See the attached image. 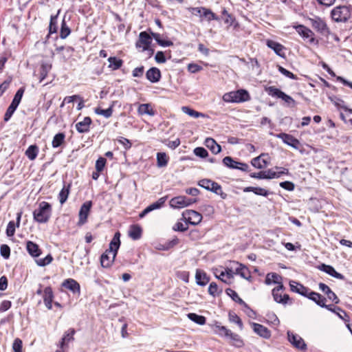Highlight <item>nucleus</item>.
Masks as SVG:
<instances>
[{
	"instance_id": "1",
	"label": "nucleus",
	"mask_w": 352,
	"mask_h": 352,
	"mask_svg": "<svg viewBox=\"0 0 352 352\" xmlns=\"http://www.w3.org/2000/svg\"><path fill=\"white\" fill-rule=\"evenodd\" d=\"M120 233L116 232L109 243V248L101 255L100 263L102 267L108 268L113 264L120 246Z\"/></svg>"
},
{
	"instance_id": "2",
	"label": "nucleus",
	"mask_w": 352,
	"mask_h": 352,
	"mask_svg": "<svg viewBox=\"0 0 352 352\" xmlns=\"http://www.w3.org/2000/svg\"><path fill=\"white\" fill-rule=\"evenodd\" d=\"M52 215V206L46 201L39 204L38 208L33 212L34 220L39 223H47Z\"/></svg>"
},
{
	"instance_id": "3",
	"label": "nucleus",
	"mask_w": 352,
	"mask_h": 352,
	"mask_svg": "<svg viewBox=\"0 0 352 352\" xmlns=\"http://www.w3.org/2000/svg\"><path fill=\"white\" fill-rule=\"evenodd\" d=\"M223 100L226 102L241 103L250 100V96L248 91L241 89L224 94Z\"/></svg>"
},
{
	"instance_id": "4",
	"label": "nucleus",
	"mask_w": 352,
	"mask_h": 352,
	"mask_svg": "<svg viewBox=\"0 0 352 352\" xmlns=\"http://www.w3.org/2000/svg\"><path fill=\"white\" fill-rule=\"evenodd\" d=\"M351 6H338L335 7L331 12V16L336 22H345L351 16Z\"/></svg>"
},
{
	"instance_id": "5",
	"label": "nucleus",
	"mask_w": 352,
	"mask_h": 352,
	"mask_svg": "<svg viewBox=\"0 0 352 352\" xmlns=\"http://www.w3.org/2000/svg\"><path fill=\"white\" fill-rule=\"evenodd\" d=\"M265 90L269 96L284 100L289 107H294L296 105V102L293 98L274 86L266 87Z\"/></svg>"
},
{
	"instance_id": "6",
	"label": "nucleus",
	"mask_w": 352,
	"mask_h": 352,
	"mask_svg": "<svg viewBox=\"0 0 352 352\" xmlns=\"http://www.w3.org/2000/svg\"><path fill=\"white\" fill-rule=\"evenodd\" d=\"M293 28L302 39L307 41L309 44L318 43V41L314 37V33L309 28L303 25H294Z\"/></svg>"
},
{
	"instance_id": "7",
	"label": "nucleus",
	"mask_w": 352,
	"mask_h": 352,
	"mask_svg": "<svg viewBox=\"0 0 352 352\" xmlns=\"http://www.w3.org/2000/svg\"><path fill=\"white\" fill-rule=\"evenodd\" d=\"M285 289V287L283 285H278L277 287H274L272 291V294L273 296V298L274 301L277 303L282 304V305H287L291 302L290 297L288 294H283L282 295L281 292H283Z\"/></svg>"
},
{
	"instance_id": "8",
	"label": "nucleus",
	"mask_w": 352,
	"mask_h": 352,
	"mask_svg": "<svg viewBox=\"0 0 352 352\" xmlns=\"http://www.w3.org/2000/svg\"><path fill=\"white\" fill-rule=\"evenodd\" d=\"M182 217L186 222L193 226L199 224L202 219L201 214L193 210H186L184 211Z\"/></svg>"
},
{
	"instance_id": "9",
	"label": "nucleus",
	"mask_w": 352,
	"mask_h": 352,
	"mask_svg": "<svg viewBox=\"0 0 352 352\" xmlns=\"http://www.w3.org/2000/svg\"><path fill=\"white\" fill-rule=\"evenodd\" d=\"M310 24L312 28L322 35H327L329 33V28L326 23L320 17L315 16L314 18L309 19Z\"/></svg>"
},
{
	"instance_id": "10",
	"label": "nucleus",
	"mask_w": 352,
	"mask_h": 352,
	"mask_svg": "<svg viewBox=\"0 0 352 352\" xmlns=\"http://www.w3.org/2000/svg\"><path fill=\"white\" fill-rule=\"evenodd\" d=\"M287 338L289 342L296 349L305 351L307 349V344L304 340L298 334L293 332L287 331Z\"/></svg>"
},
{
	"instance_id": "11",
	"label": "nucleus",
	"mask_w": 352,
	"mask_h": 352,
	"mask_svg": "<svg viewBox=\"0 0 352 352\" xmlns=\"http://www.w3.org/2000/svg\"><path fill=\"white\" fill-rule=\"evenodd\" d=\"M151 43V36L146 32H141L139 35V40L136 43V47H140L141 44L142 46V51L150 50L151 54L153 53V50L150 49V45Z\"/></svg>"
},
{
	"instance_id": "12",
	"label": "nucleus",
	"mask_w": 352,
	"mask_h": 352,
	"mask_svg": "<svg viewBox=\"0 0 352 352\" xmlns=\"http://www.w3.org/2000/svg\"><path fill=\"white\" fill-rule=\"evenodd\" d=\"M270 135H274L277 138L281 139L285 144L292 146L294 148H298L300 142L292 135L285 133H280L278 134H274L273 133H270Z\"/></svg>"
},
{
	"instance_id": "13",
	"label": "nucleus",
	"mask_w": 352,
	"mask_h": 352,
	"mask_svg": "<svg viewBox=\"0 0 352 352\" xmlns=\"http://www.w3.org/2000/svg\"><path fill=\"white\" fill-rule=\"evenodd\" d=\"M92 206L91 201H85L81 206L79 210V220L78 222V226L84 225L87 221L89 213Z\"/></svg>"
},
{
	"instance_id": "14",
	"label": "nucleus",
	"mask_w": 352,
	"mask_h": 352,
	"mask_svg": "<svg viewBox=\"0 0 352 352\" xmlns=\"http://www.w3.org/2000/svg\"><path fill=\"white\" fill-rule=\"evenodd\" d=\"M266 45L269 48L272 49L276 55L281 58H285V53L284 52L285 47L282 44L272 40H267Z\"/></svg>"
},
{
	"instance_id": "15",
	"label": "nucleus",
	"mask_w": 352,
	"mask_h": 352,
	"mask_svg": "<svg viewBox=\"0 0 352 352\" xmlns=\"http://www.w3.org/2000/svg\"><path fill=\"white\" fill-rule=\"evenodd\" d=\"M251 325L254 332L259 336L265 339L271 337V331L266 327L256 322H252Z\"/></svg>"
},
{
	"instance_id": "16",
	"label": "nucleus",
	"mask_w": 352,
	"mask_h": 352,
	"mask_svg": "<svg viewBox=\"0 0 352 352\" xmlns=\"http://www.w3.org/2000/svg\"><path fill=\"white\" fill-rule=\"evenodd\" d=\"M233 265H235V274L239 275L243 278L250 280L251 278L249 269L244 265L239 262L233 261Z\"/></svg>"
},
{
	"instance_id": "17",
	"label": "nucleus",
	"mask_w": 352,
	"mask_h": 352,
	"mask_svg": "<svg viewBox=\"0 0 352 352\" xmlns=\"http://www.w3.org/2000/svg\"><path fill=\"white\" fill-rule=\"evenodd\" d=\"M318 268L327 273V274L331 276L333 278H336L337 279H339V280H344V276L342 275V274L336 271V270L334 269L333 267H332L331 265H326V264H321L320 265Z\"/></svg>"
},
{
	"instance_id": "18",
	"label": "nucleus",
	"mask_w": 352,
	"mask_h": 352,
	"mask_svg": "<svg viewBox=\"0 0 352 352\" xmlns=\"http://www.w3.org/2000/svg\"><path fill=\"white\" fill-rule=\"evenodd\" d=\"M62 286L70 290L74 294H77L79 295L80 293V286L74 279L68 278L65 280L62 283Z\"/></svg>"
},
{
	"instance_id": "19",
	"label": "nucleus",
	"mask_w": 352,
	"mask_h": 352,
	"mask_svg": "<svg viewBox=\"0 0 352 352\" xmlns=\"http://www.w3.org/2000/svg\"><path fill=\"white\" fill-rule=\"evenodd\" d=\"M308 298L309 300H311L314 302H316L318 306L321 307H327V305L325 304L326 298L322 296L319 293L311 291L308 292V294L305 296Z\"/></svg>"
},
{
	"instance_id": "20",
	"label": "nucleus",
	"mask_w": 352,
	"mask_h": 352,
	"mask_svg": "<svg viewBox=\"0 0 352 352\" xmlns=\"http://www.w3.org/2000/svg\"><path fill=\"white\" fill-rule=\"evenodd\" d=\"M289 287L292 292L297 293L305 297L308 294V292L309 291V288L295 280L289 281Z\"/></svg>"
},
{
	"instance_id": "21",
	"label": "nucleus",
	"mask_w": 352,
	"mask_h": 352,
	"mask_svg": "<svg viewBox=\"0 0 352 352\" xmlns=\"http://www.w3.org/2000/svg\"><path fill=\"white\" fill-rule=\"evenodd\" d=\"M92 121L89 117H85L82 121L76 124V129L80 133H85L89 131L90 125Z\"/></svg>"
},
{
	"instance_id": "22",
	"label": "nucleus",
	"mask_w": 352,
	"mask_h": 352,
	"mask_svg": "<svg viewBox=\"0 0 352 352\" xmlns=\"http://www.w3.org/2000/svg\"><path fill=\"white\" fill-rule=\"evenodd\" d=\"M226 293L228 296H229L232 300H234L235 302H237L238 304L243 306L244 308L246 309H250L252 312H253V310L248 306V305L243 301L238 295V294L233 289L230 288H228L226 289Z\"/></svg>"
},
{
	"instance_id": "23",
	"label": "nucleus",
	"mask_w": 352,
	"mask_h": 352,
	"mask_svg": "<svg viewBox=\"0 0 352 352\" xmlns=\"http://www.w3.org/2000/svg\"><path fill=\"white\" fill-rule=\"evenodd\" d=\"M22 212H19L16 214V223L11 221L8 223L7 228H6V234L8 236H14L15 233V228L19 227L21 219Z\"/></svg>"
},
{
	"instance_id": "24",
	"label": "nucleus",
	"mask_w": 352,
	"mask_h": 352,
	"mask_svg": "<svg viewBox=\"0 0 352 352\" xmlns=\"http://www.w3.org/2000/svg\"><path fill=\"white\" fill-rule=\"evenodd\" d=\"M161 76L160 70L157 67H151L146 73V79L153 83L159 82Z\"/></svg>"
},
{
	"instance_id": "25",
	"label": "nucleus",
	"mask_w": 352,
	"mask_h": 352,
	"mask_svg": "<svg viewBox=\"0 0 352 352\" xmlns=\"http://www.w3.org/2000/svg\"><path fill=\"white\" fill-rule=\"evenodd\" d=\"M196 283L199 286L206 285L209 281L210 278L207 274L202 270L197 269L195 274Z\"/></svg>"
},
{
	"instance_id": "26",
	"label": "nucleus",
	"mask_w": 352,
	"mask_h": 352,
	"mask_svg": "<svg viewBox=\"0 0 352 352\" xmlns=\"http://www.w3.org/2000/svg\"><path fill=\"white\" fill-rule=\"evenodd\" d=\"M185 196H177L172 198L169 201V205L172 208L181 209L186 207L185 202Z\"/></svg>"
},
{
	"instance_id": "27",
	"label": "nucleus",
	"mask_w": 352,
	"mask_h": 352,
	"mask_svg": "<svg viewBox=\"0 0 352 352\" xmlns=\"http://www.w3.org/2000/svg\"><path fill=\"white\" fill-rule=\"evenodd\" d=\"M26 250L30 255H31L32 257H38L41 254V250L39 248V246L31 241H28L26 243Z\"/></svg>"
},
{
	"instance_id": "28",
	"label": "nucleus",
	"mask_w": 352,
	"mask_h": 352,
	"mask_svg": "<svg viewBox=\"0 0 352 352\" xmlns=\"http://www.w3.org/2000/svg\"><path fill=\"white\" fill-rule=\"evenodd\" d=\"M75 333L76 331L74 330V329L72 328L69 329L68 331L65 332L59 343V347L61 349H64V347L67 344L68 342H69L72 340H74V336Z\"/></svg>"
},
{
	"instance_id": "29",
	"label": "nucleus",
	"mask_w": 352,
	"mask_h": 352,
	"mask_svg": "<svg viewBox=\"0 0 352 352\" xmlns=\"http://www.w3.org/2000/svg\"><path fill=\"white\" fill-rule=\"evenodd\" d=\"M283 277L276 273H268L266 276L265 283L266 285L278 284V285L283 284Z\"/></svg>"
},
{
	"instance_id": "30",
	"label": "nucleus",
	"mask_w": 352,
	"mask_h": 352,
	"mask_svg": "<svg viewBox=\"0 0 352 352\" xmlns=\"http://www.w3.org/2000/svg\"><path fill=\"white\" fill-rule=\"evenodd\" d=\"M142 234V229L140 226L138 224L131 225L129 230V236L133 240H138L141 238Z\"/></svg>"
},
{
	"instance_id": "31",
	"label": "nucleus",
	"mask_w": 352,
	"mask_h": 352,
	"mask_svg": "<svg viewBox=\"0 0 352 352\" xmlns=\"http://www.w3.org/2000/svg\"><path fill=\"white\" fill-rule=\"evenodd\" d=\"M205 145L207 148H208L211 152L214 154H218L221 151V147L219 144H218L216 141L211 138H208L205 140Z\"/></svg>"
},
{
	"instance_id": "32",
	"label": "nucleus",
	"mask_w": 352,
	"mask_h": 352,
	"mask_svg": "<svg viewBox=\"0 0 352 352\" xmlns=\"http://www.w3.org/2000/svg\"><path fill=\"white\" fill-rule=\"evenodd\" d=\"M243 191L245 192H252L255 195H261V196H263V197H267L270 194H271V192L269 190H267L265 188H261V187L249 186V187L245 188L243 189Z\"/></svg>"
},
{
	"instance_id": "33",
	"label": "nucleus",
	"mask_w": 352,
	"mask_h": 352,
	"mask_svg": "<svg viewBox=\"0 0 352 352\" xmlns=\"http://www.w3.org/2000/svg\"><path fill=\"white\" fill-rule=\"evenodd\" d=\"M213 330L216 334H218L219 336L225 337L226 338H228L230 333L232 332L225 326H222L220 324L217 323L214 325Z\"/></svg>"
},
{
	"instance_id": "34",
	"label": "nucleus",
	"mask_w": 352,
	"mask_h": 352,
	"mask_svg": "<svg viewBox=\"0 0 352 352\" xmlns=\"http://www.w3.org/2000/svg\"><path fill=\"white\" fill-rule=\"evenodd\" d=\"M70 188H71L70 184H68L67 185L64 184L63 188L61 189V190L60 191V192L58 194V199H59L60 204H63L64 203L66 202V201L68 198L69 192H70Z\"/></svg>"
},
{
	"instance_id": "35",
	"label": "nucleus",
	"mask_w": 352,
	"mask_h": 352,
	"mask_svg": "<svg viewBox=\"0 0 352 352\" xmlns=\"http://www.w3.org/2000/svg\"><path fill=\"white\" fill-rule=\"evenodd\" d=\"M265 155V153H262L259 156L253 158L251 161L252 165L258 169H262L265 168L267 166V162L266 160L261 159V157Z\"/></svg>"
},
{
	"instance_id": "36",
	"label": "nucleus",
	"mask_w": 352,
	"mask_h": 352,
	"mask_svg": "<svg viewBox=\"0 0 352 352\" xmlns=\"http://www.w3.org/2000/svg\"><path fill=\"white\" fill-rule=\"evenodd\" d=\"M151 36L155 40L157 44L162 47H170L173 45V43L171 41L162 39L161 35L159 33L151 32Z\"/></svg>"
},
{
	"instance_id": "37",
	"label": "nucleus",
	"mask_w": 352,
	"mask_h": 352,
	"mask_svg": "<svg viewBox=\"0 0 352 352\" xmlns=\"http://www.w3.org/2000/svg\"><path fill=\"white\" fill-rule=\"evenodd\" d=\"M209 190L220 195V197L223 199L227 198L228 195L226 193L223 192L221 185L215 182L212 181Z\"/></svg>"
},
{
	"instance_id": "38",
	"label": "nucleus",
	"mask_w": 352,
	"mask_h": 352,
	"mask_svg": "<svg viewBox=\"0 0 352 352\" xmlns=\"http://www.w3.org/2000/svg\"><path fill=\"white\" fill-rule=\"evenodd\" d=\"M52 68V65L47 63H43L40 69L39 82H42L47 76L49 72Z\"/></svg>"
},
{
	"instance_id": "39",
	"label": "nucleus",
	"mask_w": 352,
	"mask_h": 352,
	"mask_svg": "<svg viewBox=\"0 0 352 352\" xmlns=\"http://www.w3.org/2000/svg\"><path fill=\"white\" fill-rule=\"evenodd\" d=\"M109 63V67L112 70H117L120 68L123 64L122 60L116 56H111L108 58Z\"/></svg>"
},
{
	"instance_id": "40",
	"label": "nucleus",
	"mask_w": 352,
	"mask_h": 352,
	"mask_svg": "<svg viewBox=\"0 0 352 352\" xmlns=\"http://www.w3.org/2000/svg\"><path fill=\"white\" fill-rule=\"evenodd\" d=\"M138 112L140 114H146L148 116H154L155 112L151 107L150 104H141L138 107Z\"/></svg>"
},
{
	"instance_id": "41",
	"label": "nucleus",
	"mask_w": 352,
	"mask_h": 352,
	"mask_svg": "<svg viewBox=\"0 0 352 352\" xmlns=\"http://www.w3.org/2000/svg\"><path fill=\"white\" fill-rule=\"evenodd\" d=\"M228 338L232 341V344L237 348H241L244 345L243 340L236 333L231 332Z\"/></svg>"
},
{
	"instance_id": "42",
	"label": "nucleus",
	"mask_w": 352,
	"mask_h": 352,
	"mask_svg": "<svg viewBox=\"0 0 352 352\" xmlns=\"http://www.w3.org/2000/svg\"><path fill=\"white\" fill-rule=\"evenodd\" d=\"M71 33V30L67 25L65 21V16H64L62 22L60 31V37L63 39L66 38Z\"/></svg>"
},
{
	"instance_id": "43",
	"label": "nucleus",
	"mask_w": 352,
	"mask_h": 352,
	"mask_svg": "<svg viewBox=\"0 0 352 352\" xmlns=\"http://www.w3.org/2000/svg\"><path fill=\"white\" fill-rule=\"evenodd\" d=\"M182 110L184 113L188 115L190 117L195 118H197L199 117H201V118L206 117L205 114L198 112L188 107H186V106L182 107Z\"/></svg>"
},
{
	"instance_id": "44",
	"label": "nucleus",
	"mask_w": 352,
	"mask_h": 352,
	"mask_svg": "<svg viewBox=\"0 0 352 352\" xmlns=\"http://www.w3.org/2000/svg\"><path fill=\"white\" fill-rule=\"evenodd\" d=\"M38 148L36 145H30L25 151L26 156L30 160H34L37 157Z\"/></svg>"
},
{
	"instance_id": "45",
	"label": "nucleus",
	"mask_w": 352,
	"mask_h": 352,
	"mask_svg": "<svg viewBox=\"0 0 352 352\" xmlns=\"http://www.w3.org/2000/svg\"><path fill=\"white\" fill-rule=\"evenodd\" d=\"M65 138L64 133H58L56 134L52 140V145L53 148L59 147L63 142Z\"/></svg>"
},
{
	"instance_id": "46",
	"label": "nucleus",
	"mask_w": 352,
	"mask_h": 352,
	"mask_svg": "<svg viewBox=\"0 0 352 352\" xmlns=\"http://www.w3.org/2000/svg\"><path fill=\"white\" fill-rule=\"evenodd\" d=\"M222 162L225 166L230 169H236L239 165V162L235 161L232 157L230 156L225 157L223 159Z\"/></svg>"
},
{
	"instance_id": "47",
	"label": "nucleus",
	"mask_w": 352,
	"mask_h": 352,
	"mask_svg": "<svg viewBox=\"0 0 352 352\" xmlns=\"http://www.w3.org/2000/svg\"><path fill=\"white\" fill-rule=\"evenodd\" d=\"M168 157L165 153L160 152L157 153V166L160 168L164 167L168 164Z\"/></svg>"
},
{
	"instance_id": "48",
	"label": "nucleus",
	"mask_w": 352,
	"mask_h": 352,
	"mask_svg": "<svg viewBox=\"0 0 352 352\" xmlns=\"http://www.w3.org/2000/svg\"><path fill=\"white\" fill-rule=\"evenodd\" d=\"M113 104H111L108 109H102L97 107L94 109V112L98 115L103 116L106 118H109L112 116Z\"/></svg>"
},
{
	"instance_id": "49",
	"label": "nucleus",
	"mask_w": 352,
	"mask_h": 352,
	"mask_svg": "<svg viewBox=\"0 0 352 352\" xmlns=\"http://www.w3.org/2000/svg\"><path fill=\"white\" fill-rule=\"evenodd\" d=\"M167 197H162L160 198L157 201L151 204L148 206H147L148 210H149L150 212L154 210L160 209L161 208L164 204H165V201H166Z\"/></svg>"
},
{
	"instance_id": "50",
	"label": "nucleus",
	"mask_w": 352,
	"mask_h": 352,
	"mask_svg": "<svg viewBox=\"0 0 352 352\" xmlns=\"http://www.w3.org/2000/svg\"><path fill=\"white\" fill-rule=\"evenodd\" d=\"M188 318L198 324H204L206 323V318L203 316L198 315L195 313L188 314Z\"/></svg>"
},
{
	"instance_id": "51",
	"label": "nucleus",
	"mask_w": 352,
	"mask_h": 352,
	"mask_svg": "<svg viewBox=\"0 0 352 352\" xmlns=\"http://www.w3.org/2000/svg\"><path fill=\"white\" fill-rule=\"evenodd\" d=\"M325 307L329 311L335 313L341 319H344V316H346V313L339 307H333L331 305H327Z\"/></svg>"
},
{
	"instance_id": "52",
	"label": "nucleus",
	"mask_w": 352,
	"mask_h": 352,
	"mask_svg": "<svg viewBox=\"0 0 352 352\" xmlns=\"http://www.w3.org/2000/svg\"><path fill=\"white\" fill-rule=\"evenodd\" d=\"M54 298V292L51 287H46L43 290V302H53Z\"/></svg>"
},
{
	"instance_id": "53",
	"label": "nucleus",
	"mask_w": 352,
	"mask_h": 352,
	"mask_svg": "<svg viewBox=\"0 0 352 352\" xmlns=\"http://www.w3.org/2000/svg\"><path fill=\"white\" fill-rule=\"evenodd\" d=\"M60 13V10L58 11V13L56 15L51 16L50 18V26H49V31L50 34L56 33L57 32V19H58V15Z\"/></svg>"
},
{
	"instance_id": "54",
	"label": "nucleus",
	"mask_w": 352,
	"mask_h": 352,
	"mask_svg": "<svg viewBox=\"0 0 352 352\" xmlns=\"http://www.w3.org/2000/svg\"><path fill=\"white\" fill-rule=\"evenodd\" d=\"M266 320L274 326H278L280 323L279 319L274 313L269 312L266 314Z\"/></svg>"
},
{
	"instance_id": "55",
	"label": "nucleus",
	"mask_w": 352,
	"mask_h": 352,
	"mask_svg": "<svg viewBox=\"0 0 352 352\" xmlns=\"http://www.w3.org/2000/svg\"><path fill=\"white\" fill-rule=\"evenodd\" d=\"M52 261L53 257L50 254H49L43 258L36 259V263L38 266L44 267L51 263Z\"/></svg>"
},
{
	"instance_id": "56",
	"label": "nucleus",
	"mask_w": 352,
	"mask_h": 352,
	"mask_svg": "<svg viewBox=\"0 0 352 352\" xmlns=\"http://www.w3.org/2000/svg\"><path fill=\"white\" fill-rule=\"evenodd\" d=\"M229 320L231 322L236 323L240 329H243V322L241 318L234 313H229Z\"/></svg>"
},
{
	"instance_id": "57",
	"label": "nucleus",
	"mask_w": 352,
	"mask_h": 352,
	"mask_svg": "<svg viewBox=\"0 0 352 352\" xmlns=\"http://www.w3.org/2000/svg\"><path fill=\"white\" fill-rule=\"evenodd\" d=\"M278 72L282 74L283 75L285 76L286 77L292 79V80H296L297 77L296 75H294L292 72L288 71L285 68H284L282 66L278 65Z\"/></svg>"
},
{
	"instance_id": "58",
	"label": "nucleus",
	"mask_w": 352,
	"mask_h": 352,
	"mask_svg": "<svg viewBox=\"0 0 352 352\" xmlns=\"http://www.w3.org/2000/svg\"><path fill=\"white\" fill-rule=\"evenodd\" d=\"M194 154L201 158H205L208 156V153L204 147H197L193 151Z\"/></svg>"
},
{
	"instance_id": "59",
	"label": "nucleus",
	"mask_w": 352,
	"mask_h": 352,
	"mask_svg": "<svg viewBox=\"0 0 352 352\" xmlns=\"http://www.w3.org/2000/svg\"><path fill=\"white\" fill-rule=\"evenodd\" d=\"M0 254L2 257L7 259L10 255V248L8 245L3 244L0 247Z\"/></svg>"
},
{
	"instance_id": "60",
	"label": "nucleus",
	"mask_w": 352,
	"mask_h": 352,
	"mask_svg": "<svg viewBox=\"0 0 352 352\" xmlns=\"http://www.w3.org/2000/svg\"><path fill=\"white\" fill-rule=\"evenodd\" d=\"M106 159L102 157H99L96 160V169L98 173L101 172L104 169V166L106 164Z\"/></svg>"
},
{
	"instance_id": "61",
	"label": "nucleus",
	"mask_w": 352,
	"mask_h": 352,
	"mask_svg": "<svg viewBox=\"0 0 352 352\" xmlns=\"http://www.w3.org/2000/svg\"><path fill=\"white\" fill-rule=\"evenodd\" d=\"M23 342L21 339L16 338L12 344L14 352H22Z\"/></svg>"
},
{
	"instance_id": "62",
	"label": "nucleus",
	"mask_w": 352,
	"mask_h": 352,
	"mask_svg": "<svg viewBox=\"0 0 352 352\" xmlns=\"http://www.w3.org/2000/svg\"><path fill=\"white\" fill-rule=\"evenodd\" d=\"M280 186L285 190L288 191H292L294 190L295 185L293 182L289 181H285L280 183Z\"/></svg>"
},
{
	"instance_id": "63",
	"label": "nucleus",
	"mask_w": 352,
	"mask_h": 352,
	"mask_svg": "<svg viewBox=\"0 0 352 352\" xmlns=\"http://www.w3.org/2000/svg\"><path fill=\"white\" fill-rule=\"evenodd\" d=\"M208 293L212 296H216L218 294V286L216 283L212 282L210 284L208 287Z\"/></svg>"
},
{
	"instance_id": "64",
	"label": "nucleus",
	"mask_w": 352,
	"mask_h": 352,
	"mask_svg": "<svg viewBox=\"0 0 352 352\" xmlns=\"http://www.w3.org/2000/svg\"><path fill=\"white\" fill-rule=\"evenodd\" d=\"M118 142L122 144L126 150H128L131 147V143L127 138L120 137L118 139Z\"/></svg>"
}]
</instances>
